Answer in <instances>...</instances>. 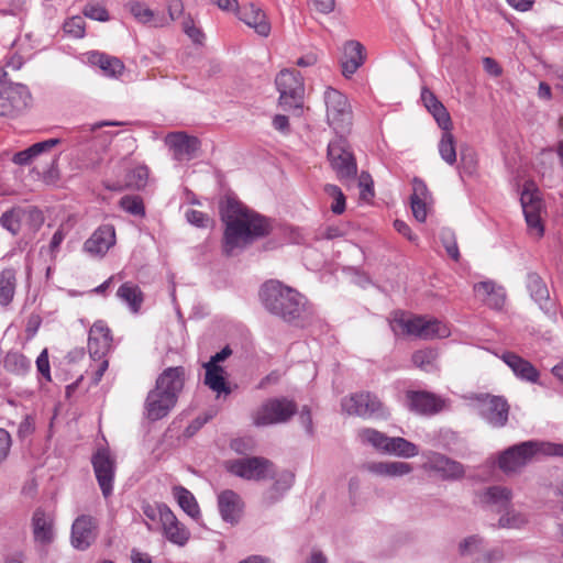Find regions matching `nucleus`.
<instances>
[{"label": "nucleus", "instance_id": "1", "mask_svg": "<svg viewBox=\"0 0 563 563\" xmlns=\"http://www.w3.org/2000/svg\"><path fill=\"white\" fill-rule=\"evenodd\" d=\"M221 218L225 224L222 247L228 256L236 254L269 231V224L265 218L233 199L227 200L221 209Z\"/></svg>", "mask_w": 563, "mask_h": 563}, {"label": "nucleus", "instance_id": "2", "mask_svg": "<svg viewBox=\"0 0 563 563\" xmlns=\"http://www.w3.org/2000/svg\"><path fill=\"white\" fill-rule=\"evenodd\" d=\"M261 299L269 312L287 322L303 321L313 313L301 294L276 280H269L263 285Z\"/></svg>", "mask_w": 563, "mask_h": 563}, {"label": "nucleus", "instance_id": "3", "mask_svg": "<svg viewBox=\"0 0 563 563\" xmlns=\"http://www.w3.org/2000/svg\"><path fill=\"white\" fill-rule=\"evenodd\" d=\"M185 369L181 366L166 368L156 379V386L145 400L146 417L156 421L166 417L175 407L184 387Z\"/></svg>", "mask_w": 563, "mask_h": 563}, {"label": "nucleus", "instance_id": "4", "mask_svg": "<svg viewBox=\"0 0 563 563\" xmlns=\"http://www.w3.org/2000/svg\"><path fill=\"white\" fill-rule=\"evenodd\" d=\"M395 334L413 335L422 340L444 339L451 334L449 325L438 319L395 313L390 321Z\"/></svg>", "mask_w": 563, "mask_h": 563}, {"label": "nucleus", "instance_id": "5", "mask_svg": "<svg viewBox=\"0 0 563 563\" xmlns=\"http://www.w3.org/2000/svg\"><path fill=\"white\" fill-rule=\"evenodd\" d=\"M275 84L279 91V106L285 111L292 112L297 115L301 114L305 85L300 73L297 70L284 69L277 75Z\"/></svg>", "mask_w": 563, "mask_h": 563}, {"label": "nucleus", "instance_id": "6", "mask_svg": "<svg viewBox=\"0 0 563 563\" xmlns=\"http://www.w3.org/2000/svg\"><path fill=\"white\" fill-rule=\"evenodd\" d=\"M550 442L526 441L505 450L498 466L504 473H515L525 467L538 454L549 455Z\"/></svg>", "mask_w": 563, "mask_h": 563}, {"label": "nucleus", "instance_id": "7", "mask_svg": "<svg viewBox=\"0 0 563 563\" xmlns=\"http://www.w3.org/2000/svg\"><path fill=\"white\" fill-rule=\"evenodd\" d=\"M327 121L336 133H345L352 125V108L347 98L339 90L328 87L323 93Z\"/></svg>", "mask_w": 563, "mask_h": 563}, {"label": "nucleus", "instance_id": "8", "mask_svg": "<svg viewBox=\"0 0 563 563\" xmlns=\"http://www.w3.org/2000/svg\"><path fill=\"white\" fill-rule=\"evenodd\" d=\"M32 103L27 86L18 82L0 85V115L16 117Z\"/></svg>", "mask_w": 563, "mask_h": 563}, {"label": "nucleus", "instance_id": "9", "mask_svg": "<svg viewBox=\"0 0 563 563\" xmlns=\"http://www.w3.org/2000/svg\"><path fill=\"white\" fill-rule=\"evenodd\" d=\"M520 202L529 233L532 236L540 239L544 233V227L542 223V212L544 207L540 192L532 184L525 186L521 192Z\"/></svg>", "mask_w": 563, "mask_h": 563}, {"label": "nucleus", "instance_id": "10", "mask_svg": "<svg viewBox=\"0 0 563 563\" xmlns=\"http://www.w3.org/2000/svg\"><path fill=\"white\" fill-rule=\"evenodd\" d=\"M328 158L341 181H350L355 178L357 173L356 163L347 148L345 140L339 137L329 143Z\"/></svg>", "mask_w": 563, "mask_h": 563}, {"label": "nucleus", "instance_id": "11", "mask_svg": "<svg viewBox=\"0 0 563 563\" xmlns=\"http://www.w3.org/2000/svg\"><path fill=\"white\" fill-rule=\"evenodd\" d=\"M342 410L350 416L362 418L385 417L382 401L371 393H356L341 400Z\"/></svg>", "mask_w": 563, "mask_h": 563}, {"label": "nucleus", "instance_id": "12", "mask_svg": "<svg viewBox=\"0 0 563 563\" xmlns=\"http://www.w3.org/2000/svg\"><path fill=\"white\" fill-rule=\"evenodd\" d=\"M297 411L294 401L287 398H274L264 402L254 416L256 426H269L287 422Z\"/></svg>", "mask_w": 563, "mask_h": 563}, {"label": "nucleus", "instance_id": "13", "mask_svg": "<svg viewBox=\"0 0 563 563\" xmlns=\"http://www.w3.org/2000/svg\"><path fill=\"white\" fill-rule=\"evenodd\" d=\"M478 415L492 427L506 426L509 416V405L501 396L478 395L476 397Z\"/></svg>", "mask_w": 563, "mask_h": 563}, {"label": "nucleus", "instance_id": "14", "mask_svg": "<svg viewBox=\"0 0 563 563\" xmlns=\"http://www.w3.org/2000/svg\"><path fill=\"white\" fill-rule=\"evenodd\" d=\"M225 467L233 475L249 481L265 479L273 474V464L263 457L228 461Z\"/></svg>", "mask_w": 563, "mask_h": 563}, {"label": "nucleus", "instance_id": "15", "mask_svg": "<svg viewBox=\"0 0 563 563\" xmlns=\"http://www.w3.org/2000/svg\"><path fill=\"white\" fill-rule=\"evenodd\" d=\"M93 472L104 498L113 490L115 460L106 448L98 449L91 457Z\"/></svg>", "mask_w": 563, "mask_h": 563}, {"label": "nucleus", "instance_id": "16", "mask_svg": "<svg viewBox=\"0 0 563 563\" xmlns=\"http://www.w3.org/2000/svg\"><path fill=\"white\" fill-rule=\"evenodd\" d=\"M98 537V521L90 515L78 516L71 526L70 543L76 550H87Z\"/></svg>", "mask_w": 563, "mask_h": 563}, {"label": "nucleus", "instance_id": "17", "mask_svg": "<svg viewBox=\"0 0 563 563\" xmlns=\"http://www.w3.org/2000/svg\"><path fill=\"white\" fill-rule=\"evenodd\" d=\"M157 511L167 540L179 547L185 545L190 538L189 530L177 519L175 514L166 505H159Z\"/></svg>", "mask_w": 563, "mask_h": 563}, {"label": "nucleus", "instance_id": "18", "mask_svg": "<svg viewBox=\"0 0 563 563\" xmlns=\"http://www.w3.org/2000/svg\"><path fill=\"white\" fill-rule=\"evenodd\" d=\"M165 143L177 161H190L197 156L199 141L184 132H173L166 135Z\"/></svg>", "mask_w": 563, "mask_h": 563}, {"label": "nucleus", "instance_id": "19", "mask_svg": "<svg viewBox=\"0 0 563 563\" xmlns=\"http://www.w3.org/2000/svg\"><path fill=\"white\" fill-rule=\"evenodd\" d=\"M422 467L434 472L443 479H459L464 476V466L440 453H430Z\"/></svg>", "mask_w": 563, "mask_h": 563}, {"label": "nucleus", "instance_id": "20", "mask_svg": "<svg viewBox=\"0 0 563 563\" xmlns=\"http://www.w3.org/2000/svg\"><path fill=\"white\" fill-rule=\"evenodd\" d=\"M115 244V229L112 224L100 225L84 243V250L92 256H104Z\"/></svg>", "mask_w": 563, "mask_h": 563}, {"label": "nucleus", "instance_id": "21", "mask_svg": "<svg viewBox=\"0 0 563 563\" xmlns=\"http://www.w3.org/2000/svg\"><path fill=\"white\" fill-rule=\"evenodd\" d=\"M244 503L240 495L231 489L218 494V509L223 521L238 523L243 514Z\"/></svg>", "mask_w": 563, "mask_h": 563}, {"label": "nucleus", "instance_id": "22", "mask_svg": "<svg viewBox=\"0 0 563 563\" xmlns=\"http://www.w3.org/2000/svg\"><path fill=\"white\" fill-rule=\"evenodd\" d=\"M112 335L103 321H97L89 331L88 350L93 358H102L111 349Z\"/></svg>", "mask_w": 563, "mask_h": 563}, {"label": "nucleus", "instance_id": "23", "mask_svg": "<svg viewBox=\"0 0 563 563\" xmlns=\"http://www.w3.org/2000/svg\"><path fill=\"white\" fill-rule=\"evenodd\" d=\"M238 18L252 27L260 36L267 37L272 26L265 12L254 3H244L239 9Z\"/></svg>", "mask_w": 563, "mask_h": 563}, {"label": "nucleus", "instance_id": "24", "mask_svg": "<svg viewBox=\"0 0 563 563\" xmlns=\"http://www.w3.org/2000/svg\"><path fill=\"white\" fill-rule=\"evenodd\" d=\"M500 358L518 379L531 384H537L539 382L540 373L528 360L514 352H505L500 355Z\"/></svg>", "mask_w": 563, "mask_h": 563}, {"label": "nucleus", "instance_id": "25", "mask_svg": "<svg viewBox=\"0 0 563 563\" xmlns=\"http://www.w3.org/2000/svg\"><path fill=\"white\" fill-rule=\"evenodd\" d=\"M364 46L357 41H347L343 47V56L341 60L342 74L345 78H350L364 64L365 54Z\"/></svg>", "mask_w": 563, "mask_h": 563}, {"label": "nucleus", "instance_id": "26", "mask_svg": "<svg viewBox=\"0 0 563 563\" xmlns=\"http://www.w3.org/2000/svg\"><path fill=\"white\" fill-rule=\"evenodd\" d=\"M364 467L368 473L385 478L402 477L413 470L411 464L400 461L369 462Z\"/></svg>", "mask_w": 563, "mask_h": 563}, {"label": "nucleus", "instance_id": "27", "mask_svg": "<svg viewBox=\"0 0 563 563\" xmlns=\"http://www.w3.org/2000/svg\"><path fill=\"white\" fill-rule=\"evenodd\" d=\"M34 540L41 544H49L54 540V520L52 515L42 509L35 510L32 518Z\"/></svg>", "mask_w": 563, "mask_h": 563}, {"label": "nucleus", "instance_id": "28", "mask_svg": "<svg viewBox=\"0 0 563 563\" xmlns=\"http://www.w3.org/2000/svg\"><path fill=\"white\" fill-rule=\"evenodd\" d=\"M410 408L419 413L431 415L444 407V401L426 391H410L407 395Z\"/></svg>", "mask_w": 563, "mask_h": 563}, {"label": "nucleus", "instance_id": "29", "mask_svg": "<svg viewBox=\"0 0 563 563\" xmlns=\"http://www.w3.org/2000/svg\"><path fill=\"white\" fill-rule=\"evenodd\" d=\"M117 298L124 303L130 312L136 314L140 312L144 302V294L139 285L132 282L123 283L117 290Z\"/></svg>", "mask_w": 563, "mask_h": 563}, {"label": "nucleus", "instance_id": "30", "mask_svg": "<svg viewBox=\"0 0 563 563\" xmlns=\"http://www.w3.org/2000/svg\"><path fill=\"white\" fill-rule=\"evenodd\" d=\"M88 60L91 65L99 67L102 74L108 77L118 78L125 68L119 58L104 53L92 52L89 54Z\"/></svg>", "mask_w": 563, "mask_h": 563}, {"label": "nucleus", "instance_id": "31", "mask_svg": "<svg viewBox=\"0 0 563 563\" xmlns=\"http://www.w3.org/2000/svg\"><path fill=\"white\" fill-rule=\"evenodd\" d=\"M148 179V169L146 166H137L126 175L125 185L121 183L103 181L104 188L111 191H121L125 187L142 189L146 186Z\"/></svg>", "mask_w": 563, "mask_h": 563}, {"label": "nucleus", "instance_id": "32", "mask_svg": "<svg viewBox=\"0 0 563 563\" xmlns=\"http://www.w3.org/2000/svg\"><path fill=\"white\" fill-rule=\"evenodd\" d=\"M206 368L205 384L218 396L229 395L231 388L227 382L224 368L220 365L205 364Z\"/></svg>", "mask_w": 563, "mask_h": 563}, {"label": "nucleus", "instance_id": "33", "mask_svg": "<svg viewBox=\"0 0 563 563\" xmlns=\"http://www.w3.org/2000/svg\"><path fill=\"white\" fill-rule=\"evenodd\" d=\"M130 13L134 19L143 24H148L155 27H163L168 25V21L164 15L156 14L147 5L141 2H132L129 4Z\"/></svg>", "mask_w": 563, "mask_h": 563}, {"label": "nucleus", "instance_id": "34", "mask_svg": "<svg viewBox=\"0 0 563 563\" xmlns=\"http://www.w3.org/2000/svg\"><path fill=\"white\" fill-rule=\"evenodd\" d=\"M173 496L176 499L178 506L190 518L195 520L200 518V508L191 492L183 486H175L173 487Z\"/></svg>", "mask_w": 563, "mask_h": 563}, {"label": "nucleus", "instance_id": "35", "mask_svg": "<svg viewBox=\"0 0 563 563\" xmlns=\"http://www.w3.org/2000/svg\"><path fill=\"white\" fill-rule=\"evenodd\" d=\"M16 288V274L12 268L0 272V306H9L14 297Z\"/></svg>", "mask_w": 563, "mask_h": 563}, {"label": "nucleus", "instance_id": "36", "mask_svg": "<svg viewBox=\"0 0 563 563\" xmlns=\"http://www.w3.org/2000/svg\"><path fill=\"white\" fill-rule=\"evenodd\" d=\"M386 454L396 455L405 459L418 455L419 450L416 444L400 437H389Z\"/></svg>", "mask_w": 563, "mask_h": 563}, {"label": "nucleus", "instance_id": "37", "mask_svg": "<svg viewBox=\"0 0 563 563\" xmlns=\"http://www.w3.org/2000/svg\"><path fill=\"white\" fill-rule=\"evenodd\" d=\"M484 503L497 507H506L512 499V492L505 486L488 487L482 496Z\"/></svg>", "mask_w": 563, "mask_h": 563}, {"label": "nucleus", "instance_id": "38", "mask_svg": "<svg viewBox=\"0 0 563 563\" xmlns=\"http://www.w3.org/2000/svg\"><path fill=\"white\" fill-rule=\"evenodd\" d=\"M438 151L441 158L448 165H454L456 163V144L454 135L451 130H443L441 139L438 144Z\"/></svg>", "mask_w": 563, "mask_h": 563}, {"label": "nucleus", "instance_id": "39", "mask_svg": "<svg viewBox=\"0 0 563 563\" xmlns=\"http://www.w3.org/2000/svg\"><path fill=\"white\" fill-rule=\"evenodd\" d=\"M529 522L528 515L515 508H507L498 519V527L504 529H522Z\"/></svg>", "mask_w": 563, "mask_h": 563}, {"label": "nucleus", "instance_id": "40", "mask_svg": "<svg viewBox=\"0 0 563 563\" xmlns=\"http://www.w3.org/2000/svg\"><path fill=\"white\" fill-rule=\"evenodd\" d=\"M358 440L366 445H371L375 450L385 453L388 445V438L386 434L371 428L361 429L357 432Z\"/></svg>", "mask_w": 563, "mask_h": 563}, {"label": "nucleus", "instance_id": "41", "mask_svg": "<svg viewBox=\"0 0 563 563\" xmlns=\"http://www.w3.org/2000/svg\"><path fill=\"white\" fill-rule=\"evenodd\" d=\"M532 299L542 308L549 299V290L538 274H529L527 282Z\"/></svg>", "mask_w": 563, "mask_h": 563}, {"label": "nucleus", "instance_id": "42", "mask_svg": "<svg viewBox=\"0 0 563 563\" xmlns=\"http://www.w3.org/2000/svg\"><path fill=\"white\" fill-rule=\"evenodd\" d=\"M294 474L291 472H283L275 481L272 488L266 493L265 498L269 503H275L279 497L288 490L294 484Z\"/></svg>", "mask_w": 563, "mask_h": 563}, {"label": "nucleus", "instance_id": "43", "mask_svg": "<svg viewBox=\"0 0 563 563\" xmlns=\"http://www.w3.org/2000/svg\"><path fill=\"white\" fill-rule=\"evenodd\" d=\"M437 358L438 352L433 349L419 350L412 354L413 364L426 372L435 369Z\"/></svg>", "mask_w": 563, "mask_h": 563}, {"label": "nucleus", "instance_id": "44", "mask_svg": "<svg viewBox=\"0 0 563 563\" xmlns=\"http://www.w3.org/2000/svg\"><path fill=\"white\" fill-rule=\"evenodd\" d=\"M4 367L12 373L23 375L30 369L31 362L22 354L12 353L7 355Z\"/></svg>", "mask_w": 563, "mask_h": 563}, {"label": "nucleus", "instance_id": "45", "mask_svg": "<svg viewBox=\"0 0 563 563\" xmlns=\"http://www.w3.org/2000/svg\"><path fill=\"white\" fill-rule=\"evenodd\" d=\"M119 206L128 213L136 217L145 216V208L141 197L134 195L123 196Z\"/></svg>", "mask_w": 563, "mask_h": 563}, {"label": "nucleus", "instance_id": "46", "mask_svg": "<svg viewBox=\"0 0 563 563\" xmlns=\"http://www.w3.org/2000/svg\"><path fill=\"white\" fill-rule=\"evenodd\" d=\"M324 192L332 198L331 211L334 214H342L345 210V196L342 190L335 185L328 184L324 186Z\"/></svg>", "mask_w": 563, "mask_h": 563}, {"label": "nucleus", "instance_id": "47", "mask_svg": "<svg viewBox=\"0 0 563 563\" xmlns=\"http://www.w3.org/2000/svg\"><path fill=\"white\" fill-rule=\"evenodd\" d=\"M0 224L12 234H16L21 228V210L11 209L5 211L0 218Z\"/></svg>", "mask_w": 563, "mask_h": 563}, {"label": "nucleus", "instance_id": "48", "mask_svg": "<svg viewBox=\"0 0 563 563\" xmlns=\"http://www.w3.org/2000/svg\"><path fill=\"white\" fill-rule=\"evenodd\" d=\"M484 544V539L479 536H470L459 543V553L462 556H470L477 553Z\"/></svg>", "mask_w": 563, "mask_h": 563}, {"label": "nucleus", "instance_id": "49", "mask_svg": "<svg viewBox=\"0 0 563 563\" xmlns=\"http://www.w3.org/2000/svg\"><path fill=\"white\" fill-rule=\"evenodd\" d=\"M63 30L66 34L75 38H81L86 30L85 19L79 15L71 16L65 21Z\"/></svg>", "mask_w": 563, "mask_h": 563}, {"label": "nucleus", "instance_id": "50", "mask_svg": "<svg viewBox=\"0 0 563 563\" xmlns=\"http://www.w3.org/2000/svg\"><path fill=\"white\" fill-rule=\"evenodd\" d=\"M440 239L442 241L443 246L445 247L448 255L452 260L459 261L460 260V251L457 247L454 232L450 229H443L441 231Z\"/></svg>", "mask_w": 563, "mask_h": 563}, {"label": "nucleus", "instance_id": "51", "mask_svg": "<svg viewBox=\"0 0 563 563\" xmlns=\"http://www.w3.org/2000/svg\"><path fill=\"white\" fill-rule=\"evenodd\" d=\"M185 216L187 221L197 228H207L212 224V220L199 210L189 209Z\"/></svg>", "mask_w": 563, "mask_h": 563}, {"label": "nucleus", "instance_id": "52", "mask_svg": "<svg viewBox=\"0 0 563 563\" xmlns=\"http://www.w3.org/2000/svg\"><path fill=\"white\" fill-rule=\"evenodd\" d=\"M429 112L433 115L438 125L442 130H452V122H451L450 114L442 103H440L433 110H429Z\"/></svg>", "mask_w": 563, "mask_h": 563}, {"label": "nucleus", "instance_id": "53", "mask_svg": "<svg viewBox=\"0 0 563 563\" xmlns=\"http://www.w3.org/2000/svg\"><path fill=\"white\" fill-rule=\"evenodd\" d=\"M431 203L432 200H410L412 214L417 221H426Z\"/></svg>", "mask_w": 563, "mask_h": 563}, {"label": "nucleus", "instance_id": "54", "mask_svg": "<svg viewBox=\"0 0 563 563\" xmlns=\"http://www.w3.org/2000/svg\"><path fill=\"white\" fill-rule=\"evenodd\" d=\"M183 31L196 44H201L203 41V33L195 25L191 18H186L183 21Z\"/></svg>", "mask_w": 563, "mask_h": 563}, {"label": "nucleus", "instance_id": "55", "mask_svg": "<svg viewBox=\"0 0 563 563\" xmlns=\"http://www.w3.org/2000/svg\"><path fill=\"white\" fill-rule=\"evenodd\" d=\"M432 200L427 185L419 178L412 180V194L410 200Z\"/></svg>", "mask_w": 563, "mask_h": 563}, {"label": "nucleus", "instance_id": "56", "mask_svg": "<svg viewBox=\"0 0 563 563\" xmlns=\"http://www.w3.org/2000/svg\"><path fill=\"white\" fill-rule=\"evenodd\" d=\"M84 14L89 19L100 22L109 20L108 11L103 7L97 4H87L84 9Z\"/></svg>", "mask_w": 563, "mask_h": 563}, {"label": "nucleus", "instance_id": "57", "mask_svg": "<svg viewBox=\"0 0 563 563\" xmlns=\"http://www.w3.org/2000/svg\"><path fill=\"white\" fill-rule=\"evenodd\" d=\"M461 163L463 165V168L467 173H473L476 168L477 159L475 153L470 148H462L461 150Z\"/></svg>", "mask_w": 563, "mask_h": 563}, {"label": "nucleus", "instance_id": "58", "mask_svg": "<svg viewBox=\"0 0 563 563\" xmlns=\"http://www.w3.org/2000/svg\"><path fill=\"white\" fill-rule=\"evenodd\" d=\"M504 550L499 547H496L483 553V555L477 561L479 563H499L504 560Z\"/></svg>", "mask_w": 563, "mask_h": 563}, {"label": "nucleus", "instance_id": "59", "mask_svg": "<svg viewBox=\"0 0 563 563\" xmlns=\"http://www.w3.org/2000/svg\"><path fill=\"white\" fill-rule=\"evenodd\" d=\"M358 185L361 188V197L363 199H369L374 196L373 180L369 174L362 173L358 179Z\"/></svg>", "mask_w": 563, "mask_h": 563}, {"label": "nucleus", "instance_id": "60", "mask_svg": "<svg viewBox=\"0 0 563 563\" xmlns=\"http://www.w3.org/2000/svg\"><path fill=\"white\" fill-rule=\"evenodd\" d=\"M487 306L494 309H500L505 302V291L501 287H495L494 292L484 301Z\"/></svg>", "mask_w": 563, "mask_h": 563}, {"label": "nucleus", "instance_id": "61", "mask_svg": "<svg viewBox=\"0 0 563 563\" xmlns=\"http://www.w3.org/2000/svg\"><path fill=\"white\" fill-rule=\"evenodd\" d=\"M496 287L495 283L490 280L481 282L474 285L473 289L477 297H479L483 301L486 300L488 296L494 292V288Z\"/></svg>", "mask_w": 563, "mask_h": 563}, {"label": "nucleus", "instance_id": "62", "mask_svg": "<svg viewBox=\"0 0 563 563\" xmlns=\"http://www.w3.org/2000/svg\"><path fill=\"white\" fill-rule=\"evenodd\" d=\"M37 371L47 379L51 380L49 361L47 350H43L36 358Z\"/></svg>", "mask_w": 563, "mask_h": 563}, {"label": "nucleus", "instance_id": "63", "mask_svg": "<svg viewBox=\"0 0 563 563\" xmlns=\"http://www.w3.org/2000/svg\"><path fill=\"white\" fill-rule=\"evenodd\" d=\"M59 142H60L59 139H49V140L43 141V142L35 143L32 146H30V148H31L34 157H36L40 154H42L43 152L48 151L52 147H54L55 145L59 144Z\"/></svg>", "mask_w": 563, "mask_h": 563}, {"label": "nucleus", "instance_id": "64", "mask_svg": "<svg viewBox=\"0 0 563 563\" xmlns=\"http://www.w3.org/2000/svg\"><path fill=\"white\" fill-rule=\"evenodd\" d=\"M313 9L321 14H330L335 9V0H311Z\"/></svg>", "mask_w": 563, "mask_h": 563}]
</instances>
